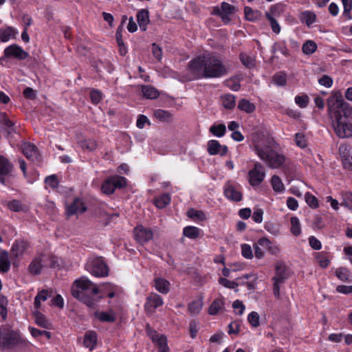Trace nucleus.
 I'll use <instances>...</instances> for the list:
<instances>
[{"mask_svg": "<svg viewBox=\"0 0 352 352\" xmlns=\"http://www.w3.org/2000/svg\"><path fill=\"white\" fill-rule=\"evenodd\" d=\"M273 82L277 86H285L287 83V75L283 72L278 73L274 76Z\"/></svg>", "mask_w": 352, "mask_h": 352, "instance_id": "58", "label": "nucleus"}, {"mask_svg": "<svg viewBox=\"0 0 352 352\" xmlns=\"http://www.w3.org/2000/svg\"><path fill=\"white\" fill-rule=\"evenodd\" d=\"M339 155L343 166L346 169H352V155L350 147L346 144H341L339 147Z\"/></svg>", "mask_w": 352, "mask_h": 352, "instance_id": "17", "label": "nucleus"}, {"mask_svg": "<svg viewBox=\"0 0 352 352\" xmlns=\"http://www.w3.org/2000/svg\"><path fill=\"white\" fill-rule=\"evenodd\" d=\"M296 104L300 108H305L309 104V98L306 94L298 95L294 98Z\"/></svg>", "mask_w": 352, "mask_h": 352, "instance_id": "56", "label": "nucleus"}, {"mask_svg": "<svg viewBox=\"0 0 352 352\" xmlns=\"http://www.w3.org/2000/svg\"><path fill=\"white\" fill-rule=\"evenodd\" d=\"M342 202L341 206L352 210V193L349 192H345L342 193Z\"/></svg>", "mask_w": 352, "mask_h": 352, "instance_id": "61", "label": "nucleus"}, {"mask_svg": "<svg viewBox=\"0 0 352 352\" xmlns=\"http://www.w3.org/2000/svg\"><path fill=\"white\" fill-rule=\"evenodd\" d=\"M85 268L87 272L96 277H104L109 274V268L101 257L89 258Z\"/></svg>", "mask_w": 352, "mask_h": 352, "instance_id": "4", "label": "nucleus"}, {"mask_svg": "<svg viewBox=\"0 0 352 352\" xmlns=\"http://www.w3.org/2000/svg\"><path fill=\"white\" fill-rule=\"evenodd\" d=\"M232 307L236 315L242 316L245 309V306L240 300H236L232 303Z\"/></svg>", "mask_w": 352, "mask_h": 352, "instance_id": "60", "label": "nucleus"}, {"mask_svg": "<svg viewBox=\"0 0 352 352\" xmlns=\"http://www.w3.org/2000/svg\"><path fill=\"white\" fill-rule=\"evenodd\" d=\"M87 210L85 203L81 199L76 198L69 205L67 206L66 211L68 216L78 214L84 212Z\"/></svg>", "mask_w": 352, "mask_h": 352, "instance_id": "21", "label": "nucleus"}, {"mask_svg": "<svg viewBox=\"0 0 352 352\" xmlns=\"http://www.w3.org/2000/svg\"><path fill=\"white\" fill-rule=\"evenodd\" d=\"M207 151L210 155H219L224 156L228 151L226 145H222L218 140H211L207 143Z\"/></svg>", "mask_w": 352, "mask_h": 352, "instance_id": "15", "label": "nucleus"}, {"mask_svg": "<svg viewBox=\"0 0 352 352\" xmlns=\"http://www.w3.org/2000/svg\"><path fill=\"white\" fill-rule=\"evenodd\" d=\"M96 316L103 322H113L116 320V315L112 310L96 312Z\"/></svg>", "mask_w": 352, "mask_h": 352, "instance_id": "43", "label": "nucleus"}, {"mask_svg": "<svg viewBox=\"0 0 352 352\" xmlns=\"http://www.w3.org/2000/svg\"><path fill=\"white\" fill-rule=\"evenodd\" d=\"M241 255L246 259H252L254 257L253 250L250 245L243 243L241 245Z\"/></svg>", "mask_w": 352, "mask_h": 352, "instance_id": "54", "label": "nucleus"}, {"mask_svg": "<svg viewBox=\"0 0 352 352\" xmlns=\"http://www.w3.org/2000/svg\"><path fill=\"white\" fill-rule=\"evenodd\" d=\"M78 144L82 149L87 151H93L96 150L98 146L97 142L93 139L82 140Z\"/></svg>", "mask_w": 352, "mask_h": 352, "instance_id": "39", "label": "nucleus"}, {"mask_svg": "<svg viewBox=\"0 0 352 352\" xmlns=\"http://www.w3.org/2000/svg\"><path fill=\"white\" fill-rule=\"evenodd\" d=\"M153 115L155 118L160 121H168L171 118V114L163 109H157L154 111Z\"/></svg>", "mask_w": 352, "mask_h": 352, "instance_id": "53", "label": "nucleus"}, {"mask_svg": "<svg viewBox=\"0 0 352 352\" xmlns=\"http://www.w3.org/2000/svg\"><path fill=\"white\" fill-rule=\"evenodd\" d=\"M306 203L313 208H316L318 206V201L315 196L310 192H307L305 196Z\"/></svg>", "mask_w": 352, "mask_h": 352, "instance_id": "64", "label": "nucleus"}, {"mask_svg": "<svg viewBox=\"0 0 352 352\" xmlns=\"http://www.w3.org/2000/svg\"><path fill=\"white\" fill-rule=\"evenodd\" d=\"M271 185L274 191H275L277 193H282L285 190L282 179L278 175H273L272 177Z\"/></svg>", "mask_w": 352, "mask_h": 352, "instance_id": "36", "label": "nucleus"}, {"mask_svg": "<svg viewBox=\"0 0 352 352\" xmlns=\"http://www.w3.org/2000/svg\"><path fill=\"white\" fill-rule=\"evenodd\" d=\"M16 334L6 329H0V348L7 349L15 344Z\"/></svg>", "mask_w": 352, "mask_h": 352, "instance_id": "16", "label": "nucleus"}, {"mask_svg": "<svg viewBox=\"0 0 352 352\" xmlns=\"http://www.w3.org/2000/svg\"><path fill=\"white\" fill-rule=\"evenodd\" d=\"M22 150L25 156L30 160L33 162H40V154L34 144L25 142L22 145Z\"/></svg>", "mask_w": 352, "mask_h": 352, "instance_id": "20", "label": "nucleus"}, {"mask_svg": "<svg viewBox=\"0 0 352 352\" xmlns=\"http://www.w3.org/2000/svg\"><path fill=\"white\" fill-rule=\"evenodd\" d=\"M224 300L218 298L214 300L208 308V314L210 315H216L223 309Z\"/></svg>", "mask_w": 352, "mask_h": 352, "instance_id": "35", "label": "nucleus"}, {"mask_svg": "<svg viewBox=\"0 0 352 352\" xmlns=\"http://www.w3.org/2000/svg\"><path fill=\"white\" fill-rule=\"evenodd\" d=\"M336 276L342 281H349L350 272L348 270L344 267L339 268L336 272Z\"/></svg>", "mask_w": 352, "mask_h": 352, "instance_id": "59", "label": "nucleus"}, {"mask_svg": "<svg viewBox=\"0 0 352 352\" xmlns=\"http://www.w3.org/2000/svg\"><path fill=\"white\" fill-rule=\"evenodd\" d=\"M72 293L76 298L90 307H93L98 300V287L86 277H82L74 283Z\"/></svg>", "mask_w": 352, "mask_h": 352, "instance_id": "3", "label": "nucleus"}, {"mask_svg": "<svg viewBox=\"0 0 352 352\" xmlns=\"http://www.w3.org/2000/svg\"><path fill=\"white\" fill-rule=\"evenodd\" d=\"M280 6L279 5H274L272 6L270 8V12H265V16L268 19L272 31L278 34L280 32V27L276 20V19L273 16V15L276 14V11L278 10V8Z\"/></svg>", "mask_w": 352, "mask_h": 352, "instance_id": "23", "label": "nucleus"}, {"mask_svg": "<svg viewBox=\"0 0 352 352\" xmlns=\"http://www.w3.org/2000/svg\"><path fill=\"white\" fill-rule=\"evenodd\" d=\"M188 66H222L221 62L209 53H205L192 59Z\"/></svg>", "mask_w": 352, "mask_h": 352, "instance_id": "10", "label": "nucleus"}, {"mask_svg": "<svg viewBox=\"0 0 352 352\" xmlns=\"http://www.w3.org/2000/svg\"><path fill=\"white\" fill-rule=\"evenodd\" d=\"M5 56L8 58L25 59L28 56V52L17 45H11L4 50Z\"/></svg>", "mask_w": 352, "mask_h": 352, "instance_id": "14", "label": "nucleus"}, {"mask_svg": "<svg viewBox=\"0 0 352 352\" xmlns=\"http://www.w3.org/2000/svg\"><path fill=\"white\" fill-rule=\"evenodd\" d=\"M315 258L318 265L322 268L327 267L330 263L329 258L324 252H316Z\"/></svg>", "mask_w": 352, "mask_h": 352, "instance_id": "44", "label": "nucleus"}, {"mask_svg": "<svg viewBox=\"0 0 352 352\" xmlns=\"http://www.w3.org/2000/svg\"><path fill=\"white\" fill-rule=\"evenodd\" d=\"M0 125L2 129L6 132L8 135L14 131L12 122L8 118L6 113H0Z\"/></svg>", "mask_w": 352, "mask_h": 352, "instance_id": "29", "label": "nucleus"}, {"mask_svg": "<svg viewBox=\"0 0 352 352\" xmlns=\"http://www.w3.org/2000/svg\"><path fill=\"white\" fill-rule=\"evenodd\" d=\"M190 72L197 74L196 77L189 78L191 80L199 78H219L226 74V67H188Z\"/></svg>", "mask_w": 352, "mask_h": 352, "instance_id": "5", "label": "nucleus"}, {"mask_svg": "<svg viewBox=\"0 0 352 352\" xmlns=\"http://www.w3.org/2000/svg\"><path fill=\"white\" fill-rule=\"evenodd\" d=\"M10 267L8 253L6 251L0 252V271L7 272Z\"/></svg>", "mask_w": 352, "mask_h": 352, "instance_id": "38", "label": "nucleus"}, {"mask_svg": "<svg viewBox=\"0 0 352 352\" xmlns=\"http://www.w3.org/2000/svg\"><path fill=\"white\" fill-rule=\"evenodd\" d=\"M142 93L144 98L151 100L155 99L160 96L159 91L150 85L142 86Z\"/></svg>", "mask_w": 352, "mask_h": 352, "instance_id": "32", "label": "nucleus"}, {"mask_svg": "<svg viewBox=\"0 0 352 352\" xmlns=\"http://www.w3.org/2000/svg\"><path fill=\"white\" fill-rule=\"evenodd\" d=\"M170 202V197L168 194H163L155 199V205L158 208H164Z\"/></svg>", "mask_w": 352, "mask_h": 352, "instance_id": "50", "label": "nucleus"}, {"mask_svg": "<svg viewBox=\"0 0 352 352\" xmlns=\"http://www.w3.org/2000/svg\"><path fill=\"white\" fill-rule=\"evenodd\" d=\"M137 20L140 28L142 31H146L147 28V25L150 22L148 11L145 9H142L140 11H139L137 14Z\"/></svg>", "mask_w": 352, "mask_h": 352, "instance_id": "27", "label": "nucleus"}, {"mask_svg": "<svg viewBox=\"0 0 352 352\" xmlns=\"http://www.w3.org/2000/svg\"><path fill=\"white\" fill-rule=\"evenodd\" d=\"M328 112L331 126L341 139L352 137V107L344 102L341 95L328 100Z\"/></svg>", "mask_w": 352, "mask_h": 352, "instance_id": "1", "label": "nucleus"}, {"mask_svg": "<svg viewBox=\"0 0 352 352\" xmlns=\"http://www.w3.org/2000/svg\"><path fill=\"white\" fill-rule=\"evenodd\" d=\"M42 267L41 258H36L30 263L28 270L32 274L37 275L41 272Z\"/></svg>", "mask_w": 352, "mask_h": 352, "instance_id": "41", "label": "nucleus"}, {"mask_svg": "<svg viewBox=\"0 0 352 352\" xmlns=\"http://www.w3.org/2000/svg\"><path fill=\"white\" fill-rule=\"evenodd\" d=\"M187 216L195 221H204L207 219L206 214L195 208H190L187 212Z\"/></svg>", "mask_w": 352, "mask_h": 352, "instance_id": "31", "label": "nucleus"}, {"mask_svg": "<svg viewBox=\"0 0 352 352\" xmlns=\"http://www.w3.org/2000/svg\"><path fill=\"white\" fill-rule=\"evenodd\" d=\"M258 244L261 245L263 248L267 250V251L272 255H277L280 253V250L278 245L275 243L272 242L267 237L259 239Z\"/></svg>", "mask_w": 352, "mask_h": 352, "instance_id": "25", "label": "nucleus"}, {"mask_svg": "<svg viewBox=\"0 0 352 352\" xmlns=\"http://www.w3.org/2000/svg\"><path fill=\"white\" fill-rule=\"evenodd\" d=\"M265 177V172L264 167L259 163L256 162L248 173L249 184L253 186H258Z\"/></svg>", "mask_w": 352, "mask_h": 352, "instance_id": "6", "label": "nucleus"}, {"mask_svg": "<svg viewBox=\"0 0 352 352\" xmlns=\"http://www.w3.org/2000/svg\"><path fill=\"white\" fill-rule=\"evenodd\" d=\"M133 233L135 240L141 244L148 242L153 236V231L142 225L137 226L134 228Z\"/></svg>", "mask_w": 352, "mask_h": 352, "instance_id": "11", "label": "nucleus"}, {"mask_svg": "<svg viewBox=\"0 0 352 352\" xmlns=\"http://www.w3.org/2000/svg\"><path fill=\"white\" fill-rule=\"evenodd\" d=\"M97 343V334L96 332L89 331L86 332L84 339V345L85 347L93 350Z\"/></svg>", "mask_w": 352, "mask_h": 352, "instance_id": "30", "label": "nucleus"}, {"mask_svg": "<svg viewBox=\"0 0 352 352\" xmlns=\"http://www.w3.org/2000/svg\"><path fill=\"white\" fill-rule=\"evenodd\" d=\"M257 276L254 274H245L236 278L239 286H246L248 289L252 291L256 289Z\"/></svg>", "mask_w": 352, "mask_h": 352, "instance_id": "18", "label": "nucleus"}, {"mask_svg": "<svg viewBox=\"0 0 352 352\" xmlns=\"http://www.w3.org/2000/svg\"><path fill=\"white\" fill-rule=\"evenodd\" d=\"M264 228L266 230V231L274 236H277L280 233L278 228L275 223L272 222H266L264 225Z\"/></svg>", "mask_w": 352, "mask_h": 352, "instance_id": "63", "label": "nucleus"}, {"mask_svg": "<svg viewBox=\"0 0 352 352\" xmlns=\"http://www.w3.org/2000/svg\"><path fill=\"white\" fill-rule=\"evenodd\" d=\"M294 142L297 146L304 148L307 146L306 137L302 133H298L295 135Z\"/></svg>", "mask_w": 352, "mask_h": 352, "instance_id": "55", "label": "nucleus"}, {"mask_svg": "<svg viewBox=\"0 0 352 352\" xmlns=\"http://www.w3.org/2000/svg\"><path fill=\"white\" fill-rule=\"evenodd\" d=\"M201 233V230L195 226H188L183 229V235L190 239H197Z\"/></svg>", "mask_w": 352, "mask_h": 352, "instance_id": "33", "label": "nucleus"}, {"mask_svg": "<svg viewBox=\"0 0 352 352\" xmlns=\"http://www.w3.org/2000/svg\"><path fill=\"white\" fill-rule=\"evenodd\" d=\"M316 19V14L311 11H305L300 16L301 21L305 22L309 27L315 22Z\"/></svg>", "mask_w": 352, "mask_h": 352, "instance_id": "49", "label": "nucleus"}, {"mask_svg": "<svg viewBox=\"0 0 352 352\" xmlns=\"http://www.w3.org/2000/svg\"><path fill=\"white\" fill-rule=\"evenodd\" d=\"M226 131V126L223 124H213L210 128V132L212 133L213 135L221 138L224 135Z\"/></svg>", "mask_w": 352, "mask_h": 352, "instance_id": "47", "label": "nucleus"}, {"mask_svg": "<svg viewBox=\"0 0 352 352\" xmlns=\"http://www.w3.org/2000/svg\"><path fill=\"white\" fill-rule=\"evenodd\" d=\"M224 195L230 201H239L242 199L241 186L228 182L224 187Z\"/></svg>", "mask_w": 352, "mask_h": 352, "instance_id": "12", "label": "nucleus"}, {"mask_svg": "<svg viewBox=\"0 0 352 352\" xmlns=\"http://www.w3.org/2000/svg\"><path fill=\"white\" fill-rule=\"evenodd\" d=\"M252 146L260 160L271 168H278L286 162L285 156L277 149L275 142L271 138L256 137Z\"/></svg>", "mask_w": 352, "mask_h": 352, "instance_id": "2", "label": "nucleus"}, {"mask_svg": "<svg viewBox=\"0 0 352 352\" xmlns=\"http://www.w3.org/2000/svg\"><path fill=\"white\" fill-rule=\"evenodd\" d=\"M126 180L123 177L114 176L107 179L102 185L101 190L106 195L112 194L117 188H123Z\"/></svg>", "mask_w": 352, "mask_h": 352, "instance_id": "8", "label": "nucleus"}, {"mask_svg": "<svg viewBox=\"0 0 352 352\" xmlns=\"http://www.w3.org/2000/svg\"><path fill=\"white\" fill-rule=\"evenodd\" d=\"M203 296H199L188 304V311L191 316H197L201 312L203 307Z\"/></svg>", "mask_w": 352, "mask_h": 352, "instance_id": "26", "label": "nucleus"}, {"mask_svg": "<svg viewBox=\"0 0 352 352\" xmlns=\"http://www.w3.org/2000/svg\"><path fill=\"white\" fill-rule=\"evenodd\" d=\"M291 228L290 231L294 236H298L301 233L300 223L298 217H292L290 219Z\"/></svg>", "mask_w": 352, "mask_h": 352, "instance_id": "51", "label": "nucleus"}, {"mask_svg": "<svg viewBox=\"0 0 352 352\" xmlns=\"http://www.w3.org/2000/svg\"><path fill=\"white\" fill-rule=\"evenodd\" d=\"M98 294L97 295L98 299L103 298H120L122 295V289L120 287L113 285L111 283H104L98 287Z\"/></svg>", "mask_w": 352, "mask_h": 352, "instance_id": "7", "label": "nucleus"}, {"mask_svg": "<svg viewBox=\"0 0 352 352\" xmlns=\"http://www.w3.org/2000/svg\"><path fill=\"white\" fill-rule=\"evenodd\" d=\"M48 297V292L47 290H42L38 292L34 298V309H39L41 306V302L45 301Z\"/></svg>", "mask_w": 352, "mask_h": 352, "instance_id": "48", "label": "nucleus"}, {"mask_svg": "<svg viewBox=\"0 0 352 352\" xmlns=\"http://www.w3.org/2000/svg\"><path fill=\"white\" fill-rule=\"evenodd\" d=\"M163 299L157 294H152L146 298L145 309L147 311L153 312L156 308L163 305Z\"/></svg>", "mask_w": 352, "mask_h": 352, "instance_id": "22", "label": "nucleus"}, {"mask_svg": "<svg viewBox=\"0 0 352 352\" xmlns=\"http://www.w3.org/2000/svg\"><path fill=\"white\" fill-rule=\"evenodd\" d=\"M259 315L256 311H252L248 316V320L252 327H257L259 326Z\"/></svg>", "mask_w": 352, "mask_h": 352, "instance_id": "62", "label": "nucleus"}, {"mask_svg": "<svg viewBox=\"0 0 352 352\" xmlns=\"http://www.w3.org/2000/svg\"><path fill=\"white\" fill-rule=\"evenodd\" d=\"M147 333L154 343L157 344L158 352H170L167 344V339L164 335L157 333L155 331L147 329Z\"/></svg>", "mask_w": 352, "mask_h": 352, "instance_id": "13", "label": "nucleus"}, {"mask_svg": "<svg viewBox=\"0 0 352 352\" xmlns=\"http://www.w3.org/2000/svg\"><path fill=\"white\" fill-rule=\"evenodd\" d=\"M238 108L247 113H251L256 109L254 104L244 98L239 102Z\"/></svg>", "mask_w": 352, "mask_h": 352, "instance_id": "37", "label": "nucleus"}, {"mask_svg": "<svg viewBox=\"0 0 352 352\" xmlns=\"http://www.w3.org/2000/svg\"><path fill=\"white\" fill-rule=\"evenodd\" d=\"M122 27L119 26L116 33V38L119 46L120 53L121 55L124 56L126 54L127 51L122 40Z\"/></svg>", "mask_w": 352, "mask_h": 352, "instance_id": "46", "label": "nucleus"}, {"mask_svg": "<svg viewBox=\"0 0 352 352\" xmlns=\"http://www.w3.org/2000/svg\"><path fill=\"white\" fill-rule=\"evenodd\" d=\"M13 166L4 156L0 155V182L6 184V177L9 176L12 171Z\"/></svg>", "mask_w": 352, "mask_h": 352, "instance_id": "19", "label": "nucleus"}, {"mask_svg": "<svg viewBox=\"0 0 352 352\" xmlns=\"http://www.w3.org/2000/svg\"><path fill=\"white\" fill-rule=\"evenodd\" d=\"M316 49L317 45L313 41H307L302 45V51L306 54H313Z\"/></svg>", "mask_w": 352, "mask_h": 352, "instance_id": "57", "label": "nucleus"}, {"mask_svg": "<svg viewBox=\"0 0 352 352\" xmlns=\"http://www.w3.org/2000/svg\"><path fill=\"white\" fill-rule=\"evenodd\" d=\"M33 316L35 322L41 327L48 329L51 327L50 321L38 309H34Z\"/></svg>", "mask_w": 352, "mask_h": 352, "instance_id": "28", "label": "nucleus"}, {"mask_svg": "<svg viewBox=\"0 0 352 352\" xmlns=\"http://www.w3.org/2000/svg\"><path fill=\"white\" fill-rule=\"evenodd\" d=\"M155 289L162 294H167L170 289V283L162 278H156L155 280Z\"/></svg>", "mask_w": 352, "mask_h": 352, "instance_id": "34", "label": "nucleus"}, {"mask_svg": "<svg viewBox=\"0 0 352 352\" xmlns=\"http://www.w3.org/2000/svg\"><path fill=\"white\" fill-rule=\"evenodd\" d=\"M221 103L224 108L233 109L236 105L235 97L232 94H225L221 96Z\"/></svg>", "mask_w": 352, "mask_h": 352, "instance_id": "42", "label": "nucleus"}, {"mask_svg": "<svg viewBox=\"0 0 352 352\" xmlns=\"http://www.w3.org/2000/svg\"><path fill=\"white\" fill-rule=\"evenodd\" d=\"M287 278L286 267L282 263H278L276 267V275L273 278V290L276 298L280 296V286Z\"/></svg>", "mask_w": 352, "mask_h": 352, "instance_id": "9", "label": "nucleus"}, {"mask_svg": "<svg viewBox=\"0 0 352 352\" xmlns=\"http://www.w3.org/2000/svg\"><path fill=\"white\" fill-rule=\"evenodd\" d=\"M16 34L15 30L12 27L0 29V40L2 42H6L14 37Z\"/></svg>", "mask_w": 352, "mask_h": 352, "instance_id": "40", "label": "nucleus"}, {"mask_svg": "<svg viewBox=\"0 0 352 352\" xmlns=\"http://www.w3.org/2000/svg\"><path fill=\"white\" fill-rule=\"evenodd\" d=\"M244 14L245 19L248 21H256L258 20L261 17V12L258 10H253L250 7H245Z\"/></svg>", "mask_w": 352, "mask_h": 352, "instance_id": "45", "label": "nucleus"}, {"mask_svg": "<svg viewBox=\"0 0 352 352\" xmlns=\"http://www.w3.org/2000/svg\"><path fill=\"white\" fill-rule=\"evenodd\" d=\"M28 244L23 240H17L12 245L11 250L12 256L18 259L21 258L26 251Z\"/></svg>", "mask_w": 352, "mask_h": 352, "instance_id": "24", "label": "nucleus"}, {"mask_svg": "<svg viewBox=\"0 0 352 352\" xmlns=\"http://www.w3.org/2000/svg\"><path fill=\"white\" fill-rule=\"evenodd\" d=\"M218 283L223 287L228 289H234L237 292L238 285L236 283V278L234 280H230L226 278L219 277Z\"/></svg>", "mask_w": 352, "mask_h": 352, "instance_id": "52", "label": "nucleus"}]
</instances>
